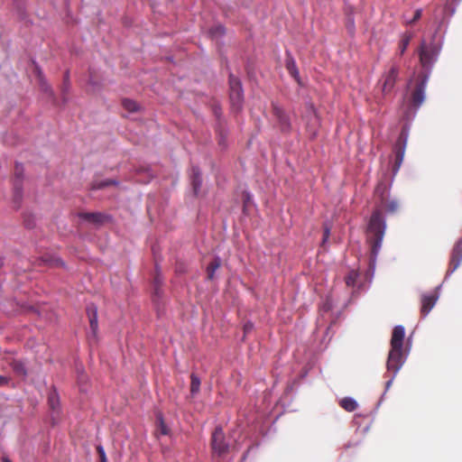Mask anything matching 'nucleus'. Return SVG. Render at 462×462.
Instances as JSON below:
<instances>
[{"instance_id":"nucleus-2","label":"nucleus","mask_w":462,"mask_h":462,"mask_svg":"<svg viewBox=\"0 0 462 462\" xmlns=\"http://www.w3.org/2000/svg\"><path fill=\"white\" fill-rule=\"evenodd\" d=\"M404 336L405 330L402 326L394 327L391 338V350L386 363L387 370L393 372V375L386 382V390L390 388L394 377L405 362V356L402 350Z\"/></svg>"},{"instance_id":"nucleus-22","label":"nucleus","mask_w":462,"mask_h":462,"mask_svg":"<svg viewBox=\"0 0 462 462\" xmlns=\"http://www.w3.org/2000/svg\"><path fill=\"white\" fill-rule=\"evenodd\" d=\"M192 172H193V174H192L191 184L193 187L194 193L197 195L199 192V189L201 186L202 180H201V177H200V172L198 168H193Z\"/></svg>"},{"instance_id":"nucleus-16","label":"nucleus","mask_w":462,"mask_h":462,"mask_svg":"<svg viewBox=\"0 0 462 462\" xmlns=\"http://www.w3.org/2000/svg\"><path fill=\"white\" fill-rule=\"evenodd\" d=\"M374 197L376 198V205L390 197L389 189L384 182H379L374 189Z\"/></svg>"},{"instance_id":"nucleus-1","label":"nucleus","mask_w":462,"mask_h":462,"mask_svg":"<svg viewBox=\"0 0 462 462\" xmlns=\"http://www.w3.org/2000/svg\"><path fill=\"white\" fill-rule=\"evenodd\" d=\"M399 209V203L395 199H390L379 202L376 208L372 213L367 226V242L371 247V256L374 261L382 246V242L385 233V220L383 217L382 211L395 213Z\"/></svg>"},{"instance_id":"nucleus-21","label":"nucleus","mask_w":462,"mask_h":462,"mask_svg":"<svg viewBox=\"0 0 462 462\" xmlns=\"http://www.w3.org/2000/svg\"><path fill=\"white\" fill-rule=\"evenodd\" d=\"M340 406L346 411H354L357 408V402L350 397H345L340 401Z\"/></svg>"},{"instance_id":"nucleus-18","label":"nucleus","mask_w":462,"mask_h":462,"mask_svg":"<svg viewBox=\"0 0 462 462\" xmlns=\"http://www.w3.org/2000/svg\"><path fill=\"white\" fill-rule=\"evenodd\" d=\"M221 259L217 256L215 257L207 267V278L212 281L215 278L216 271L221 266Z\"/></svg>"},{"instance_id":"nucleus-7","label":"nucleus","mask_w":462,"mask_h":462,"mask_svg":"<svg viewBox=\"0 0 462 462\" xmlns=\"http://www.w3.org/2000/svg\"><path fill=\"white\" fill-rule=\"evenodd\" d=\"M272 110L280 130L284 133L290 132L291 129V119L285 110L276 103H272Z\"/></svg>"},{"instance_id":"nucleus-13","label":"nucleus","mask_w":462,"mask_h":462,"mask_svg":"<svg viewBox=\"0 0 462 462\" xmlns=\"http://www.w3.org/2000/svg\"><path fill=\"white\" fill-rule=\"evenodd\" d=\"M438 297L435 294H423L420 299V313L423 317L427 316L435 306Z\"/></svg>"},{"instance_id":"nucleus-29","label":"nucleus","mask_w":462,"mask_h":462,"mask_svg":"<svg viewBox=\"0 0 462 462\" xmlns=\"http://www.w3.org/2000/svg\"><path fill=\"white\" fill-rule=\"evenodd\" d=\"M209 34L212 37H218L225 34V28L222 25H217L215 27L210 28Z\"/></svg>"},{"instance_id":"nucleus-39","label":"nucleus","mask_w":462,"mask_h":462,"mask_svg":"<svg viewBox=\"0 0 462 462\" xmlns=\"http://www.w3.org/2000/svg\"><path fill=\"white\" fill-rule=\"evenodd\" d=\"M155 294H159V291H158V288H155Z\"/></svg>"},{"instance_id":"nucleus-34","label":"nucleus","mask_w":462,"mask_h":462,"mask_svg":"<svg viewBox=\"0 0 462 462\" xmlns=\"http://www.w3.org/2000/svg\"><path fill=\"white\" fill-rule=\"evenodd\" d=\"M252 329H253V324L252 323L247 322V323L245 324V326H244L245 333H248Z\"/></svg>"},{"instance_id":"nucleus-33","label":"nucleus","mask_w":462,"mask_h":462,"mask_svg":"<svg viewBox=\"0 0 462 462\" xmlns=\"http://www.w3.org/2000/svg\"><path fill=\"white\" fill-rule=\"evenodd\" d=\"M328 237H329V228L325 227L324 234H323V243H325Z\"/></svg>"},{"instance_id":"nucleus-3","label":"nucleus","mask_w":462,"mask_h":462,"mask_svg":"<svg viewBox=\"0 0 462 462\" xmlns=\"http://www.w3.org/2000/svg\"><path fill=\"white\" fill-rule=\"evenodd\" d=\"M440 51L439 46L435 42L427 43L422 41L419 49L420 62L426 69H430L438 59Z\"/></svg>"},{"instance_id":"nucleus-38","label":"nucleus","mask_w":462,"mask_h":462,"mask_svg":"<svg viewBox=\"0 0 462 462\" xmlns=\"http://www.w3.org/2000/svg\"><path fill=\"white\" fill-rule=\"evenodd\" d=\"M3 266V261L0 259V269L2 268Z\"/></svg>"},{"instance_id":"nucleus-9","label":"nucleus","mask_w":462,"mask_h":462,"mask_svg":"<svg viewBox=\"0 0 462 462\" xmlns=\"http://www.w3.org/2000/svg\"><path fill=\"white\" fill-rule=\"evenodd\" d=\"M462 262V237L455 244L449 259V263L447 274L453 273L460 265Z\"/></svg>"},{"instance_id":"nucleus-6","label":"nucleus","mask_w":462,"mask_h":462,"mask_svg":"<svg viewBox=\"0 0 462 462\" xmlns=\"http://www.w3.org/2000/svg\"><path fill=\"white\" fill-rule=\"evenodd\" d=\"M229 85H230V99L234 108L236 110H240L243 104V88L240 80L234 77L230 76L229 78Z\"/></svg>"},{"instance_id":"nucleus-14","label":"nucleus","mask_w":462,"mask_h":462,"mask_svg":"<svg viewBox=\"0 0 462 462\" xmlns=\"http://www.w3.org/2000/svg\"><path fill=\"white\" fill-rule=\"evenodd\" d=\"M87 315L89 319V327L90 330L94 337L97 336L98 330V321H97V309L94 304H90L87 307Z\"/></svg>"},{"instance_id":"nucleus-35","label":"nucleus","mask_w":462,"mask_h":462,"mask_svg":"<svg viewBox=\"0 0 462 462\" xmlns=\"http://www.w3.org/2000/svg\"><path fill=\"white\" fill-rule=\"evenodd\" d=\"M43 89H44V91H46V92H50V94H51V95H52V90H51V87H50V86H48V85H47V84H45V83H43Z\"/></svg>"},{"instance_id":"nucleus-17","label":"nucleus","mask_w":462,"mask_h":462,"mask_svg":"<svg viewBox=\"0 0 462 462\" xmlns=\"http://www.w3.org/2000/svg\"><path fill=\"white\" fill-rule=\"evenodd\" d=\"M48 404L53 412L60 411V397L55 389H52L48 395Z\"/></svg>"},{"instance_id":"nucleus-11","label":"nucleus","mask_w":462,"mask_h":462,"mask_svg":"<svg viewBox=\"0 0 462 462\" xmlns=\"http://www.w3.org/2000/svg\"><path fill=\"white\" fill-rule=\"evenodd\" d=\"M23 171V166L17 163L14 168V198L15 202H19L22 199Z\"/></svg>"},{"instance_id":"nucleus-10","label":"nucleus","mask_w":462,"mask_h":462,"mask_svg":"<svg viewBox=\"0 0 462 462\" xmlns=\"http://www.w3.org/2000/svg\"><path fill=\"white\" fill-rule=\"evenodd\" d=\"M211 446L213 450L218 455L227 451V445L225 443V436L221 428H217L212 433Z\"/></svg>"},{"instance_id":"nucleus-19","label":"nucleus","mask_w":462,"mask_h":462,"mask_svg":"<svg viewBox=\"0 0 462 462\" xmlns=\"http://www.w3.org/2000/svg\"><path fill=\"white\" fill-rule=\"evenodd\" d=\"M9 365L12 367L13 371L19 376H26L27 371L23 362L21 360L12 359L9 362Z\"/></svg>"},{"instance_id":"nucleus-30","label":"nucleus","mask_w":462,"mask_h":462,"mask_svg":"<svg viewBox=\"0 0 462 462\" xmlns=\"http://www.w3.org/2000/svg\"><path fill=\"white\" fill-rule=\"evenodd\" d=\"M97 452L99 456L100 462H107L105 449L101 445L97 446Z\"/></svg>"},{"instance_id":"nucleus-23","label":"nucleus","mask_w":462,"mask_h":462,"mask_svg":"<svg viewBox=\"0 0 462 462\" xmlns=\"http://www.w3.org/2000/svg\"><path fill=\"white\" fill-rule=\"evenodd\" d=\"M412 38V35L411 33H405L402 35L401 41H400V44H399V53L400 55H403L404 52L406 51L409 44H410V42Z\"/></svg>"},{"instance_id":"nucleus-27","label":"nucleus","mask_w":462,"mask_h":462,"mask_svg":"<svg viewBox=\"0 0 462 462\" xmlns=\"http://www.w3.org/2000/svg\"><path fill=\"white\" fill-rule=\"evenodd\" d=\"M157 422H158V424H157V431L159 432V434L160 435H163V436L169 435L170 434V429L165 424V422H164V420H163L162 416L158 417Z\"/></svg>"},{"instance_id":"nucleus-32","label":"nucleus","mask_w":462,"mask_h":462,"mask_svg":"<svg viewBox=\"0 0 462 462\" xmlns=\"http://www.w3.org/2000/svg\"><path fill=\"white\" fill-rule=\"evenodd\" d=\"M11 382V378L0 374V387L6 386Z\"/></svg>"},{"instance_id":"nucleus-15","label":"nucleus","mask_w":462,"mask_h":462,"mask_svg":"<svg viewBox=\"0 0 462 462\" xmlns=\"http://www.w3.org/2000/svg\"><path fill=\"white\" fill-rule=\"evenodd\" d=\"M285 68L289 74L297 81V83L301 85V79L296 65V61L290 53H287Z\"/></svg>"},{"instance_id":"nucleus-24","label":"nucleus","mask_w":462,"mask_h":462,"mask_svg":"<svg viewBox=\"0 0 462 462\" xmlns=\"http://www.w3.org/2000/svg\"><path fill=\"white\" fill-rule=\"evenodd\" d=\"M122 106L130 113L137 112L140 108L139 105L135 101L128 98L122 100Z\"/></svg>"},{"instance_id":"nucleus-37","label":"nucleus","mask_w":462,"mask_h":462,"mask_svg":"<svg viewBox=\"0 0 462 462\" xmlns=\"http://www.w3.org/2000/svg\"><path fill=\"white\" fill-rule=\"evenodd\" d=\"M3 462H12L8 457H3Z\"/></svg>"},{"instance_id":"nucleus-5","label":"nucleus","mask_w":462,"mask_h":462,"mask_svg":"<svg viewBox=\"0 0 462 462\" xmlns=\"http://www.w3.org/2000/svg\"><path fill=\"white\" fill-rule=\"evenodd\" d=\"M408 139V133L402 129L399 134L397 142L394 145L393 152L395 155L394 165H393V173H396L402 166L403 162L406 143Z\"/></svg>"},{"instance_id":"nucleus-31","label":"nucleus","mask_w":462,"mask_h":462,"mask_svg":"<svg viewBox=\"0 0 462 462\" xmlns=\"http://www.w3.org/2000/svg\"><path fill=\"white\" fill-rule=\"evenodd\" d=\"M421 17V10L420 9H417L414 13V16L413 18L408 22V23L411 24V23H416L418 20H420Z\"/></svg>"},{"instance_id":"nucleus-12","label":"nucleus","mask_w":462,"mask_h":462,"mask_svg":"<svg viewBox=\"0 0 462 462\" xmlns=\"http://www.w3.org/2000/svg\"><path fill=\"white\" fill-rule=\"evenodd\" d=\"M79 217L94 225L100 226L105 223L108 217L101 212H79Z\"/></svg>"},{"instance_id":"nucleus-8","label":"nucleus","mask_w":462,"mask_h":462,"mask_svg":"<svg viewBox=\"0 0 462 462\" xmlns=\"http://www.w3.org/2000/svg\"><path fill=\"white\" fill-rule=\"evenodd\" d=\"M398 76L399 68L395 65L392 66L391 69L383 75L382 92L383 95L390 94L393 90Z\"/></svg>"},{"instance_id":"nucleus-4","label":"nucleus","mask_w":462,"mask_h":462,"mask_svg":"<svg viewBox=\"0 0 462 462\" xmlns=\"http://www.w3.org/2000/svg\"><path fill=\"white\" fill-rule=\"evenodd\" d=\"M428 81V75L420 74L416 79L414 87L411 92L410 104L415 109L419 108L425 100V90Z\"/></svg>"},{"instance_id":"nucleus-25","label":"nucleus","mask_w":462,"mask_h":462,"mask_svg":"<svg viewBox=\"0 0 462 462\" xmlns=\"http://www.w3.org/2000/svg\"><path fill=\"white\" fill-rule=\"evenodd\" d=\"M358 277V273L355 270H351L345 277V282L347 287H354Z\"/></svg>"},{"instance_id":"nucleus-26","label":"nucleus","mask_w":462,"mask_h":462,"mask_svg":"<svg viewBox=\"0 0 462 462\" xmlns=\"http://www.w3.org/2000/svg\"><path fill=\"white\" fill-rule=\"evenodd\" d=\"M200 388V380L199 378L195 374H191L190 375V392L192 394L198 393L199 392Z\"/></svg>"},{"instance_id":"nucleus-28","label":"nucleus","mask_w":462,"mask_h":462,"mask_svg":"<svg viewBox=\"0 0 462 462\" xmlns=\"http://www.w3.org/2000/svg\"><path fill=\"white\" fill-rule=\"evenodd\" d=\"M69 88H70L69 75V72L67 71L64 75V79H63V84H62V88H61L62 96H63V97H62L63 102H67L66 95L69 93Z\"/></svg>"},{"instance_id":"nucleus-20","label":"nucleus","mask_w":462,"mask_h":462,"mask_svg":"<svg viewBox=\"0 0 462 462\" xmlns=\"http://www.w3.org/2000/svg\"><path fill=\"white\" fill-rule=\"evenodd\" d=\"M111 185L116 186V185H118V181H116V180H112V179H107L105 180H94L91 183L90 189H92V190L103 189Z\"/></svg>"},{"instance_id":"nucleus-36","label":"nucleus","mask_w":462,"mask_h":462,"mask_svg":"<svg viewBox=\"0 0 462 462\" xmlns=\"http://www.w3.org/2000/svg\"><path fill=\"white\" fill-rule=\"evenodd\" d=\"M249 199H250L249 195H246V196H245V200H244V205H245V206L246 205L247 201H249Z\"/></svg>"}]
</instances>
